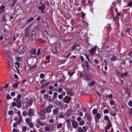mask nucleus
<instances>
[{
	"label": "nucleus",
	"instance_id": "obj_1",
	"mask_svg": "<svg viewBox=\"0 0 132 132\" xmlns=\"http://www.w3.org/2000/svg\"><path fill=\"white\" fill-rule=\"evenodd\" d=\"M21 95L20 94H19L17 96V98H14L13 100L14 101H16L18 104L15 102L12 103V105L13 107L16 106L18 108H20L21 106L22 102L21 99Z\"/></svg>",
	"mask_w": 132,
	"mask_h": 132
},
{
	"label": "nucleus",
	"instance_id": "obj_2",
	"mask_svg": "<svg viewBox=\"0 0 132 132\" xmlns=\"http://www.w3.org/2000/svg\"><path fill=\"white\" fill-rule=\"evenodd\" d=\"M46 113L45 110H43L40 111L38 113V115L39 116V118L42 120H45L46 117Z\"/></svg>",
	"mask_w": 132,
	"mask_h": 132
},
{
	"label": "nucleus",
	"instance_id": "obj_3",
	"mask_svg": "<svg viewBox=\"0 0 132 132\" xmlns=\"http://www.w3.org/2000/svg\"><path fill=\"white\" fill-rule=\"evenodd\" d=\"M26 51V49L24 45H20L18 50V53L19 54L24 53Z\"/></svg>",
	"mask_w": 132,
	"mask_h": 132
},
{
	"label": "nucleus",
	"instance_id": "obj_4",
	"mask_svg": "<svg viewBox=\"0 0 132 132\" xmlns=\"http://www.w3.org/2000/svg\"><path fill=\"white\" fill-rule=\"evenodd\" d=\"M28 30V28H27L25 29V31L27 32ZM29 31H28L26 33H25L23 37L22 40L23 41V43H26L28 41V40L29 39Z\"/></svg>",
	"mask_w": 132,
	"mask_h": 132
},
{
	"label": "nucleus",
	"instance_id": "obj_5",
	"mask_svg": "<svg viewBox=\"0 0 132 132\" xmlns=\"http://www.w3.org/2000/svg\"><path fill=\"white\" fill-rule=\"evenodd\" d=\"M80 49V46L78 45H74L72 47L71 50L76 54L78 53Z\"/></svg>",
	"mask_w": 132,
	"mask_h": 132
},
{
	"label": "nucleus",
	"instance_id": "obj_6",
	"mask_svg": "<svg viewBox=\"0 0 132 132\" xmlns=\"http://www.w3.org/2000/svg\"><path fill=\"white\" fill-rule=\"evenodd\" d=\"M52 116L57 118L59 116V109L58 108H56L52 110Z\"/></svg>",
	"mask_w": 132,
	"mask_h": 132
},
{
	"label": "nucleus",
	"instance_id": "obj_7",
	"mask_svg": "<svg viewBox=\"0 0 132 132\" xmlns=\"http://www.w3.org/2000/svg\"><path fill=\"white\" fill-rule=\"evenodd\" d=\"M25 101H27L26 103V105L28 106V107L31 106L34 100L33 99H30L28 100L27 98H24Z\"/></svg>",
	"mask_w": 132,
	"mask_h": 132
},
{
	"label": "nucleus",
	"instance_id": "obj_8",
	"mask_svg": "<svg viewBox=\"0 0 132 132\" xmlns=\"http://www.w3.org/2000/svg\"><path fill=\"white\" fill-rule=\"evenodd\" d=\"M35 110L34 109L29 108L28 110V116L29 117L33 116L34 115Z\"/></svg>",
	"mask_w": 132,
	"mask_h": 132
},
{
	"label": "nucleus",
	"instance_id": "obj_9",
	"mask_svg": "<svg viewBox=\"0 0 132 132\" xmlns=\"http://www.w3.org/2000/svg\"><path fill=\"white\" fill-rule=\"evenodd\" d=\"M53 106L52 104H50L49 106H47L45 109H43L45 110L46 113H49L51 112V108H53Z\"/></svg>",
	"mask_w": 132,
	"mask_h": 132
},
{
	"label": "nucleus",
	"instance_id": "obj_10",
	"mask_svg": "<svg viewBox=\"0 0 132 132\" xmlns=\"http://www.w3.org/2000/svg\"><path fill=\"white\" fill-rule=\"evenodd\" d=\"M71 122L73 128L74 129L77 128L78 126V123L74 120H72Z\"/></svg>",
	"mask_w": 132,
	"mask_h": 132
},
{
	"label": "nucleus",
	"instance_id": "obj_11",
	"mask_svg": "<svg viewBox=\"0 0 132 132\" xmlns=\"http://www.w3.org/2000/svg\"><path fill=\"white\" fill-rule=\"evenodd\" d=\"M36 32L35 30H33L30 32V36L33 40H35L36 39Z\"/></svg>",
	"mask_w": 132,
	"mask_h": 132
},
{
	"label": "nucleus",
	"instance_id": "obj_12",
	"mask_svg": "<svg viewBox=\"0 0 132 132\" xmlns=\"http://www.w3.org/2000/svg\"><path fill=\"white\" fill-rule=\"evenodd\" d=\"M40 5L38 7V9L39 10H41L43 9H45V5L43 3L41 2L39 3Z\"/></svg>",
	"mask_w": 132,
	"mask_h": 132
},
{
	"label": "nucleus",
	"instance_id": "obj_13",
	"mask_svg": "<svg viewBox=\"0 0 132 132\" xmlns=\"http://www.w3.org/2000/svg\"><path fill=\"white\" fill-rule=\"evenodd\" d=\"M65 122L67 123V126L68 129H70L71 127V125L70 122V120L69 119L66 120Z\"/></svg>",
	"mask_w": 132,
	"mask_h": 132
},
{
	"label": "nucleus",
	"instance_id": "obj_14",
	"mask_svg": "<svg viewBox=\"0 0 132 132\" xmlns=\"http://www.w3.org/2000/svg\"><path fill=\"white\" fill-rule=\"evenodd\" d=\"M97 48V46H95L90 50L89 52L92 55H93V54L95 52V51Z\"/></svg>",
	"mask_w": 132,
	"mask_h": 132
},
{
	"label": "nucleus",
	"instance_id": "obj_15",
	"mask_svg": "<svg viewBox=\"0 0 132 132\" xmlns=\"http://www.w3.org/2000/svg\"><path fill=\"white\" fill-rule=\"evenodd\" d=\"M51 51L54 54H55L57 52L56 47L54 46L52 47L51 48Z\"/></svg>",
	"mask_w": 132,
	"mask_h": 132
},
{
	"label": "nucleus",
	"instance_id": "obj_16",
	"mask_svg": "<svg viewBox=\"0 0 132 132\" xmlns=\"http://www.w3.org/2000/svg\"><path fill=\"white\" fill-rule=\"evenodd\" d=\"M36 52V49L34 48H32L30 51V53L31 55H35Z\"/></svg>",
	"mask_w": 132,
	"mask_h": 132
},
{
	"label": "nucleus",
	"instance_id": "obj_17",
	"mask_svg": "<svg viewBox=\"0 0 132 132\" xmlns=\"http://www.w3.org/2000/svg\"><path fill=\"white\" fill-rule=\"evenodd\" d=\"M54 103L57 106H61L62 105V102L58 100L55 101Z\"/></svg>",
	"mask_w": 132,
	"mask_h": 132
},
{
	"label": "nucleus",
	"instance_id": "obj_18",
	"mask_svg": "<svg viewBox=\"0 0 132 132\" xmlns=\"http://www.w3.org/2000/svg\"><path fill=\"white\" fill-rule=\"evenodd\" d=\"M85 117L86 118L87 120L89 121H90L91 120V115L87 113H86L85 114Z\"/></svg>",
	"mask_w": 132,
	"mask_h": 132
},
{
	"label": "nucleus",
	"instance_id": "obj_19",
	"mask_svg": "<svg viewBox=\"0 0 132 132\" xmlns=\"http://www.w3.org/2000/svg\"><path fill=\"white\" fill-rule=\"evenodd\" d=\"M37 40L39 42L43 44L45 43H46V42L45 40H44L42 38H38Z\"/></svg>",
	"mask_w": 132,
	"mask_h": 132
},
{
	"label": "nucleus",
	"instance_id": "obj_20",
	"mask_svg": "<svg viewBox=\"0 0 132 132\" xmlns=\"http://www.w3.org/2000/svg\"><path fill=\"white\" fill-rule=\"evenodd\" d=\"M64 102L67 103H69L71 100V98L69 97L66 96L64 98Z\"/></svg>",
	"mask_w": 132,
	"mask_h": 132
},
{
	"label": "nucleus",
	"instance_id": "obj_21",
	"mask_svg": "<svg viewBox=\"0 0 132 132\" xmlns=\"http://www.w3.org/2000/svg\"><path fill=\"white\" fill-rule=\"evenodd\" d=\"M111 61H114L116 60H118V59L116 56L114 55L111 58Z\"/></svg>",
	"mask_w": 132,
	"mask_h": 132
},
{
	"label": "nucleus",
	"instance_id": "obj_22",
	"mask_svg": "<svg viewBox=\"0 0 132 132\" xmlns=\"http://www.w3.org/2000/svg\"><path fill=\"white\" fill-rule=\"evenodd\" d=\"M36 122L39 125L41 126H43V125H44V124H43L40 121V120L39 119H37L36 121Z\"/></svg>",
	"mask_w": 132,
	"mask_h": 132
},
{
	"label": "nucleus",
	"instance_id": "obj_23",
	"mask_svg": "<svg viewBox=\"0 0 132 132\" xmlns=\"http://www.w3.org/2000/svg\"><path fill=\"white\" fill-rule=\"evenodd\" d=\"M57 95L58 93L56 92H55L53 93V95L52 96V98L54 100L56 99Z\"/></svg>",
	"mask_w": 132,
	"mask_h": 132
},
{
	"label": "nucleus",
	"instance_id": "obj_24",
	"mask_svg": "<svg viewBox=\"0 0 132 132\" xmlns=\"http://www.w3.org/2000/svg\"><path fill=\"white\" fill-rule=\"evenodd\" d=\"M108 47V44H107L105 42L103 44L102 47V48H103L105 49L106 48H107Z\"/></svg>",
	"mask_w": 132,
	"mask_h": 132
},
{
	"label": "nucleus",
	"instance_id": "obj_25",
	"mask_svg": "<svg viewBox=\"0 0 132 132\" xmlns=\"http://www.w3.org/2000/svg\"><path fill=\"white\" fill-rule=\"evenodd\" d=\"M63 125V124L62 123H58L56 126V127L57 129H59L61 128L62 126Z\"/></svg>",
	"mask_w": 132,
	"mask_h": 132
},
{
	"label": "nucleus",
	"instance_id": "obj_26",
	"mask_svg": "<svg viewBox=\"0 0 132 132\" xmlns=\"http://www.w3.org/2000/svg\"><path fill=\"white\" fill-rule=\"evenodd\" d=\"M72 112L73 111L69 109L66 112L67 113L68 115L70 116L72 113Z\"/></svg>",
	"mask_w": 132,
	"mask_h": 132
},
{
	"label": "nucleus",
	"instance_id": "obj_27",
	"mask_svg": "<svg viewBox=\"0 0 132 132\" xmlns=\"http://www.w3.org/2000/svg\"><path fill=\"white\" fill-rule=\"evenodd\" d=\"M25 121L26 122L27 124L32 122L31 121V119L29 118H26L25 119Z\"/></svg>",
	"mask_w": 132,
	"mask_h": 132
},
{
	"label": "nucleus",
	"instance_id": "obj_28",
	"mask_svg": "<svg viewBox=\"0 0 132 132\" xmlns=\"http://www.w3.org/2000/svg\"><path fill=\"white\" fill-rule=\"evenodd\" d=\"M22 114L23 116L24 117H26L27 116H28V111L27 112L25 111H23L22 112Z\"/></svg>",
	"mask_w": 132,
	"mask_h": 132
},
{
	"label": "nucleus",
	"instance_id": "obj_29",
	"mask_svg": "<svg viewBox=\"0 0 132 132\" xmlns=\"http://www.w3.org/2000/svg\"><path fill=\"white\" fill-rule=\"evenodd\" d=\"M96 116L98 119H100L101 118V114L99 113H97Z\"/></svg>",
	"mask_w": 132,
	"mask_h": 132
},
{
	"label": "nucleus",
	"instance_id": "obj_30",
	"mask_svg": "<svg viewBox=\"0 0 132 132\" xmlns=\"http://www.w3.org/2000/svg\"><path fill=\"white\" fill-rule=\"evenodd\" d=\"M104 120H108V122L109 121V119L108 116L107 115H105L104 117Z\"/></svg>",
	"mask_w": 132,
	"mask_h": 132
},
{
	"label": "nucleus",
	"instance_id": "obj_31",
	"mask_svg": "<svg viewBox=\"0 0 132 132\" xmlns=\"http://www.w3.org/2000/svg\"><path fill=\"white\" fill-rule=\"evenodd\" d=\"M74 73V72L71 73L70 72L68 71L67 73V74L70 76V77H71Z\"/></svg>",
	"mask_w": 132,
	"mask_h": 132
},
{
	"label": "nucleus",
	"instance_id": "obj_32",
	"mask_svg": "<svg viewBox=\"0 0 132 132\" xmlns=\"http://www.w3.org/2000/svg\"><path fill=\"white\" fill-rule=\"evenodd\" d=\"M5 43H9L10 44H11L12 43L11 42L10 39H5Z\"/></svg>",
	"mask_w": 132,
	"mask_h": 132
},
{
	"label": "nucleus",
	"instance_id": "obj_33",
	"mask_svg": "<svg viewBox=\"0 0 132 132\" xmlns=\"http://www.w3.org/2000/svg\"><path fill=\"white\" fill-rule=\"evenodd\" d=\"M85 74V73L84 71L81 72L80 73V77H84Z\"/></svg>",
	"mask_w": 132,
	"mask_h": 132
},
{
	"label": "nucleus",
	"instance_id": "obj_34",
	"mask_svg": "<svg viewBox=\"0 0 132 132\" xmlns=\"http://www.w3.org/2000/svg\"><path fill=\"white\" fill-rule=\"evenodd\" d=\"M113 95L112 94H110L109 95H106L105 98H107L109 97L110 98H112L113 97Z\"/></svg>",
	"mask_w": 132,
	"mask_h": 132
},
{
	"label": "nucleus",
	"instance_id": "obj_35",
	"mask_svg": "<svg viewBox=\"0 0 132 132\" xmlns=\"http://www.w3.org/2000/svg\"><path fill=\"white\" fill-rule=\"evenodd\" d=\"M40 49H38L37 50V54L36 55V56L38 55H39V54H40ZM34 57L36 58H37V57L36 56H35Z\"/></svg>",
	"mask_w": 132,
	"mask_h": 132
},
{
	"label": "nucleus",
	"instance_id": "obj_36",
	"mask_svg": "<svg viewBox=\"0 0 132 132\" xmlns=\"http://www.w3.org/2000/svg\"><path fill=\"white\" fill-rule=\"evenodd\" d=\"M77 130L79 132H83V130L81 127H78L77 128Z\"/></svg>",
	"mask_w": 132,
	"mask_h": 132
},
{
	"label": "nucleus",
	"instance_id": "obj_37",
	"mask_svg": "<svg viewBox=\"0 0 132 132\" xmlns=\"http://www.w3.org/2000/svg\"><path fill=\"white\" fill-rule=\"evenodd\" d=\"M59 115V118H63L64 117V116L62 113H60Z\"/></svg>",
	"mask_w": 132,
	"mask_h": 132
},
{
	"label": "nucleus",
	"instance_id": "obj_38",
	"mask_svg": "<svg viewBox=\"0 0 132 132\" xmlns=\"http://www.w3.org/2000/svg\"><path fill=\"white\" fill-rule=\"evenodd\" d=\"M65 89L67 93L68 94H70L71 93L70 92L69 89L68 88H65Z\"/></svg>",
	"mask_w": 132,
	"mask_h": 132
},
{
	"label": "nucleus",
	"instance_id": "obj_39",
	"mask_svg": "<svg viewBox=\"0 0 132 132\" xmlns=\"http://www.w3.org/2000/svg\"><path fill=\"white\" fill-rule=\"evenodd\" d=\"M45 130L46 131H49L50 130V127H48L47 126H46L45 127Z\"/></svg>",
	"mask_w": 132,
	"mask_h": 132
},
{
	"label": "nucleus",
	"instance_id": "obj_40",
	"mask_svg": "<svg viewBox=\"0 0 132 132\" xmlns=\"http://www.w3.org/2000/svg\"><path fill=\"white\" fill-rule=\"evenodd\" d=\"M36 65L35 64L33 65H31L30 67V69L31 70L33 69L34 68H36Z\"/></svg>",
	"mask_w": 132,
	"mask_h": 132
},
{
	"label": "nucleus",
	"instance_id": "obj_41",
	"mask_svg": "<svg viewBox=\"0 0 132 132\" xmlns=\"http://www.w3.org/2000/svg\"><path fill=\"white\" fill-rule=\"evenodd\" d=\"M107 124V123H106V124ZM111 126V125L110 124H108V125H107L106 127H105V129H107L108 130H109L110 128V127Z\"/></svg>",
	"mask_w": 132,
	"mask_h": 132
},
{
	"label": "nucleus",
	"instance_id": "obj_42",
	"mask_svg": "<svg viewBox=\"0 0 132 132\" xmlns=\"http://www.w3.org/2000/svg\"><path fill=\"white\" fill-rule=\"evenodd\" d=\"M85 124V122L83 120L80 121L79 122V124L80 126L84 125Z\"/></svg>",
	"mask_w": 132,
	"mask_h": 132
},
{
	"label": "nucleus",
	"instance_id": "obj_43",
	"mask_svg": "<svg viewBox=\"0 0 132 132\" xmlns=\"http://www.w3.org/2000/svg\"><path fill=\"white\" fill-rule=\"evenodd\" d=\"M34 19V18H33L31 17L30 19L28 20L27 21V23H28L29 22H31Z\"/></svg>",
	"mask_w": 132,
	"mask_h": 132
},
{
	"label": "nucleus",
	"instance_id": "obj_44",
	"mask_svg": "<svg viewBox=\"0 0 132 132\" xmlns=\"http://www.w3.org/2000/svg\"><path fill=\"white\" fill-rule=\"evenodd\" d=\"M45 74L43 73H41L40 75V77L41 79H43L45 77Z\"/></svg>",
	"mask_w": 132,
	"mask_h": 132
},
{
	"label": "nucleus",
	"instance_id": "obj_45",
	"mask_svg": "<svg viewBox=\"0 0 132 132\" xmlns=\"http://www.w3.org/2000/svg\"><path fill=\"white\" fill-rule=\"evenodd\" d=\"M10 54V53L9 52L7 51L5 52V55L8 57H9Z\"/></svg>",
	"mask_w": 132,
	"mask_h": 132
},
{
	"label": "nucleus",
	"instance_id": "obj_46",
	"mask_svg": "<svg viewBox=\"0 0 132 132\" xmlns=\"http://www.w3.org/2000/svg\"><path fill=\"white\" fill-rule=\"evenodd\" d=\"M97 110L96 109H94L92 111V113L93 114H95L97 112Z\"/></svg>",
	"mask_w": 132,
	"mask_h": 132
},
{
	"label": "nucleus",
	"instance_id": "obj_47",
	"mask_svg": "<svg viewBox=\"0 0 132 132\" xmlns=\"http://www.w3.org/2000/svg\"><path fill=\"white\" fill-rule=\"evenodd\" d=\"M95 84V82L94 81H92L89 83V86H92L94 85Z\"/></svg>",
	"mask_w": 132,
	"mask_h": 132
},
{
	"label": "nucleus",
	"instance_id": "obj_48",
	"mask_svg": "<svg viewBox=\"0 0 132 132\" xmlns=\"http://www.w3.org/2000/svg\"><path fill=\"white\" fill-rule=\"evenodd\" d=\"M127 73L126 72H125L124 73H122L121 75V76L122 77L124 76L126 77L127 75Z\"/></svg>",
	"mask_w": 132,
	"mask_h": 132
},
{
	"label": "nucleus",
	"instance_id": "obj_49",
	"mask_svg": "<svg viewBox=\"0 0 132 132\" xmlns=\"http://www.w3.org/2000/svg\"><path fill=\"white\" fill-rule=\"evenodd\" d=\"M29 127L30 128H32L33 127V125L32 124V122H30L28 124Z\"/></svg>",
	"mask_w": 132,
	"mask_h": 132
},
{
	"label": "nucleus",
	"instance_id": "obj_50",
	"mask_svg": "<svg viewBox=\"0 0 132 132\" xmlns=\"http://www.w3.org/2000/svg\"><path fill=\"white\" fill-rule=\"evenodd\" d=\"M112 108L113 110L117 111H118V108L116 106L112 107Z\"/></svg>",
	"mask_w": 132,
	"mask_h": 132
},
{
	"label": "nucleus",
	"instance_id": "obj_51",
	"mask_svg": "<svg viewBox=\"0 0 132 132\" xmlns=\"http://www.w3.org/2000/svg\"><path fill=\"white\" fill-rule=\"evenodd\" d=\"M85 65L86 67L87 68H89V65L88 62L87 61H85Z\"/></svg>",
	"mask_w": 132,
	"mask_h": 132
},
{
	"label": "nucleus",
	"instance_id": "obj_52",
	"mask_svg": "<svg viewBox=\"0 0 132 132\" xmlns=\"http://www.w3.org/2000/svg\"><path fill=\"white\" fill-rule=\"evenodd\" d=\"M5 8V7L3 5H2L0 6V10H2L3 9H4Z\"/></svg>",
	"mask_w": 132,
	"mask_h": 132
},
{
	"label": "nucleus",
	"instance_id": "obj_53",
	"mask_svg": "<svg viewBox=\"0 0 132 132\" xmlns=\"http://www.w3.org/2000/svg\"><path fill=\"white\" fill-rule=\"evenodd\" d=\"M16 59L18 61H20L22 59V57H16Z\"/></svg>",
	"mask_w": 132,
	"mask_h": 132
},
{
	"label": "nucleus",
	"instance_id": "obj_54",
	"mask_svg": "<svg viewBox=\"0 0 132 132\" xmlns=\"http://www.w3.org/2000/svg\"><path fill=\"white\" fill-rule=\"evenodd\" d=\"M15 93L14 92H13L11 93V95L12 97H14L15 95Z\"/></svg>",
	"mask_w": 132,
	"mask_h": 132
},
{
	"label": "nucleus",
	"instance_id": "obj_55",
	"mask_svg": "<svg viewBox=\"0 0 132 132\" xmlns=\"http://www.w3.org/2000/svg\"><path fill=\"white\" fill-rule=\"evenodd\" d=\"M109 112L108 110L107 109H105L103 111V113L105 114L108 113Z\"/></svg>",
	"mask_w": 132,
	"mask_h": 132
},
{
	"label": "nucleus",
	"instance_id": "obj_56",
	"mask_svg": "<svg viewBox=\"0 0 132 132\" xmlns=\"http://www.w3.org/2000/svg\"><path fill=\"white\" fill-rule=\"evenodd\" d=\"M58 97L60 100L62 99L63 97V96L62 95L60 94L58 96Z\"/></svg>",
	"mask_w": 132,
	"mask_h": 132
},
{
	"label": "nucleus",
	"instance_id": "obj_57",
	"mask_svg": "<svg viewBox=\"0 0 132 132\" xmlns=\"http://www.w3.org/2000/svg\"><path fill=\"white\" fill-rule=\"evenodd\" d=\"M54 120L53 119H50L48 120V122L50 123H52L54 122Z\"/></svg>",
	"mask_w": 132,
	"mask_h": 132
},
{
	"label": "nucleus",
	"instance_id": "obj_58",
	"mask_svg": "<svg viewBox=\"0 0 132 132\" xmlns=\"http://www.w3.org/2000/svg\"><path fill=\"white\" fill-rule=\"evenodd\" d=\"M13 111H9L8 112V114L9 115H11L13 114Z\"/></svg>",
	"mask_w": 132,
	"mask_h": 132
},
{
	"label": "nucleus",
	"instance_id": "obj_59",
	"mask_svg": "<svg viewBox=\"0 0 132 132\" xmlns=\"http://www.w3.org/2000/svg\"><path fill=\"white\" fill-rule=\"evenodd\" d=\"M12 86L14 88H15L18 86V84L17 83H15L14 85L13 84L12 85Z\"/></svg>",
	"mask_w": 132,
	"mask_h": 132
},
{
	"label": "nucleus",
	"instance_id": "obj_60",
	"mask_svg": "<svg viewBox=\"0 0 132 132\" xmlns=\"http://www.w3.org/2000/svg\"><path fill=\"white\" fill-rule=\"evenodd\" d=\"M128 105L130 106H132V101H130L128 103Z\"/></svg>",
	"mask_w": 132,
	"mask_h": 132
},
{
	"label": "nucleus",
	"instance_id": "obj_61",
	"mask_svg": "<svg viewBox=\"0 0 132 132\" xmlns=\"http://www.w3.org/2000/svg\"><path fill=\"white\" fill-rule=\"evenodd\" d=\"M49 82H48L46 83H45L44 84H43V86L44 87H45L46 86H47L48 85H49Z\"/></svg>",
	"mask_w": 132,
	"mask_h": 132
},
{
	"label": "nucleus",
	"instance_id": "obj_62",
	"mask_svg": "<svg viewBox=\"0 0 132 132\" xmlns=\"http://www.w3.org/2000/svg\"><path fill=\"white\" fill-rule=\"evenodd\" d=\"M2 17L3 21H5L6 22V20L5 19V16L4 15H3Z\"/></svg>",
	"mask_w": 132,
	"mask_h": 132
},
{
	"label": "nucleus",
	"instance_id": "obj_63",
	"mask_svg": "<svg viewBox=\"0 0 132 132\" xmlns=\"http://www.w3.org/2000/svg\"><path fill=\"white\" fill-rule=\"evenodd\" d=\"M27 130V128L26 126H24L22 128V131H25Z\"/></svg>",
	"mask_w": 132,
	"mask_h": 132
},
{
	"label": "nucleus",
	"instance_id": "obj_64",
	"mask_svg": "<svg viewBox=\"0 0 132 132\" xmlns=\"http://www.w3.org/2000/svg\"><path fill=\"white\" fill-rule=\"evenodd\" d=\"M77 57L76 56V55H72L69 57L70 59H71L72 58L75 59Z\"/></svg>",
	"mask_w": 132,
	"mask_h": 132
}]
</instances>
